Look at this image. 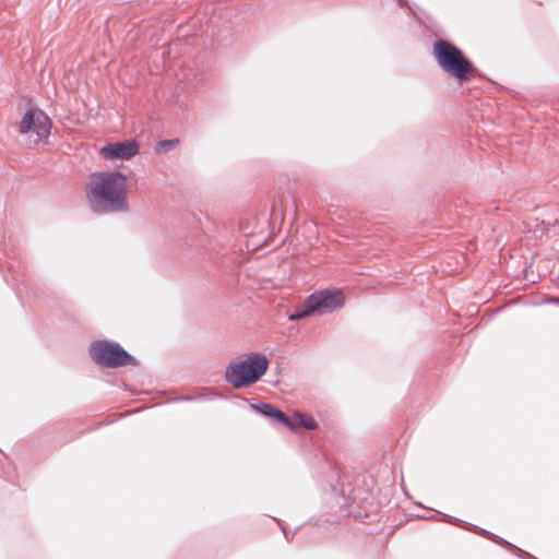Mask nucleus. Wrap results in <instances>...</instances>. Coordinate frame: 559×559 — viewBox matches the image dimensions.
<instances>
[{
  "mask_svg": "<svg viewBox=\"0 0 559 559\" xmlns=\"http://www.w3.org/2000/svg\"><path fill=\"white\" fill-rule=\"evenodd\" d=\"M294 427H290L292 429H296L297 427H304L308 430H313L317 428V421L305 414L301 413H295L290 419Z\"/></svg>",
  "mask_w": 559,
  "mask_h": 559,
  "instance_id": "nucleus-9",
  "label": "nucleus"
},
{
  "mask_svg": "<svg viewBox=\"0 0 559 559\" xmlns=\"http://www.w3.org/2000/svg\"><path fill=\"white\" fill-rule=\"evenodd\" d=\"M344 305V295L341 290H322L309 296L305 305L288 316L290 321H297L310 314L330 313Z\"/></svg>",
  "mask_w": 559,
  "mask_h": 559,
  "instance_id": "nucleus-4",
  "label": "nucleus"
},
{
  "mask_svg": "<svg viewBox=\"0 0 559 559\" xmlns=\"http://www.w3.org/2000/svg\"><path fill=\"white\" fill-rule=\"evenodd\" d=\"M269 368L265 355L254 353L245 359L230 362L225 371V380L235 389H241L259 381Z\"/></svg>",
  "mask_w": 559,
  "mask_h": 559,
  "instance_id": "nucleus-3",
  "label": "nucleus"
},
{
  "mask_svg": "<svg viewBox=\"0 0 559 559\" xmlns=\"http://www.w3.org/2000/svg\"><path fill=\"white\" fill-rule=\"evenodd\" d=\"M139 143L133 140H124L115 143H109L100 148V155L106 160H129L139 154Z\"/></svg>",
  "mask_w": 559,
  "mask_h": 559,
  "instance_id": "nucleus-7",
  "label": "nucleus"
},
{
  "mask_svg": "<svg viewBox=\"0 0 559 559\" xmlns=\"http://www.w3.org/2000/svg\"><path fill=\"white\" fill-rule=\"evenodd\" d=\"M178 143H179V140H177V139L162 140L155 144L154 151L157 154H163V153H166V152L175 148L178 145Z\"/></svg>",
  "mask_w": 559,
  "mask_h": 559,
  "instance_id": "nucleus-10",
  "label": "nucleus"
},
{
  "mask_svg": "<svg viewBox=\"0 0 559 559\" xmlns=\"http://www.w3.org/2000/svg\"><path fill=\"white\" fill-rule=\"evenodd\" d=\"M51 129L49 117L38 108L28 109L19 123V132L28 145L46 142Z\"/></svg>",
  "mask_w": 559,
  "mask_h": 559,
  "instance_id": "nucleus-6",
  "label": "nucleus"
},
{
  "mask_svg": "<svg viewBox=\"0 0 559 559\" xmlns=\"http://www.w3.org/2000/svg\"><path fill=\"white\" fill-rule=\"evenodd\" d=\"M252 407L259 414L263 415L266 418H270L273 421L281 423L286 427H294V425L290 421V418L287 417L282 411L272 406L271 404L261 403L252 405Z\"/></svg>",
  "mask_w": 559,
  "mask_h": 559,
  "instance_id": "nucleus-8",
  "label": "nucleus"
},
{
  "mask_svg": "<svg viewBox=\"0 0 559 559\" xmlns=\"http://www.w3.org/2000/svg\"><path fill=\"white\" fill-rule=\"evenodd\" d=\"M127 187V177L119 171L94 174L86 192L90 209L99 214L128 211Z\"/></svg>",
  "mask_w": 559,
  "mask_h": 559,
  "instance_id": "nucleus-1",
  "label": "nucleus"
},
{
  "mask_svg": "<svg viewBox=\"0 0 559 559\" xmlns=\"http://www.w3.org/2000/svg\"><path fill=\"white\" fill-rule=\"evenodd\" d=\"M503 544H507V540H503ZM508 545H509L510 547H514L513 545H510L509 543H508Z\"/></svg>",
  "mask_w": 559,
  "mask_h": 559,
  "instance_id": "nucleus-12",
  "label": "nucleus"
},
{
  "mask_svg": "<svg viewBox=\"0 0 559 559\" xmlns=\"http://www.w3.org/2000/svg\"><path fill=\"white\" fill-rule=\"evenodd\" d=\"M432 55L438 66L459 82H466L473 75L474 66L463 51L450 41L439 39L433 43Z\"/></svg>",
  "mask_w": 559,
  "mask_h": 559,
  "instance_id": "nucleus-2",
  "label": "nucleus"
},
{
  "mask_svg": "<svg viewBox=\"0 0 559 559\" xmlns=\"http://www.w3.org/2000/svg\"><path fill=\"white\" fill-rule=\"evenodd\" d=\"M448 522H453V519L451 516H448Z\"/></svg>",
  "mask_w": 559,
  "mask_h": 559,
  "instance_id": "nucleus-11",
  "label": "nucleus"
},
{
  "mask_svg": "<svg viewBox=\"0 0 559 559\" xmlns=\"http://www.w3.org/2000/svg\"><path fill=\"white\" fill-rule=\"evenodd\" d=\"M90 354L96 365L107 368L136 366V359L127 353L120 344L110 341H96L90 347Z\"/></svg>",
  "mask_w": 559,
  "mask_h": 559,
  "instance_id": "nucleus-5",
  "label": "nucleus"
}]
</instances>
